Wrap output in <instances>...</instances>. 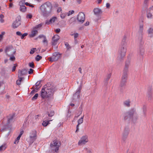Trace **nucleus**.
<instances>
[{"mask_svg": "<svg viewBox=\"0 0 153 153\" xmlns=\"http://www.w3.org/2000/svg\"><path fill=\"white\" fill-rule=\"evenodd\" d=\"M60 39V37L58 35L53 36L52 39L51 44L53 46H55L57 45L58 41Z\"/></svg>", "mask_w": 153, "mask_h": 153, "instance_id": "ddd939ff", "label": "nucleus"}, {"mask_svg": "<svg viewBox=\"0 0 153 153\" xmlns=\"http://www.w3.org/2000/svg\"><path fill=\"white\" fill-rule=\"evenodd\" d=\"M149 0H144L143 2V5L146 8H147L148 6V4Z\"/></svg>", "mask_w": 153, "mask_h": 153, "instance_id": "f704fd0d", "label": "nucleus"}, {"mask_svg": "<svg viewBox=\"0 0 153 153\" xmlns=\"http://www.w3.org/2000/svg\"><path fill=\"white\" fill-rule=\"evenodd\" d=\"M32 17V16L31 14H28L27 15V17H28L30 19H31Z\"/></svg>", "mask_w": 153, "mask_h": 153, "instance_id": "0e129e2a", "label": "nucleus"}, {"mask_svg": "<svg viewBox=\"0 0 153 153\" xmlns=\"http://www.w3.org/2000/svg\"><path fill=\"white\" fill-rule=\"evenodd\" d=\"M38 33V31L33 28V30L32 31L31 33L29 35L30 37H33L35 36Z\"/></svg>", "mask_w": 153, "mask_h": 153, "instance_id": "a878e982", "label": "nucleus"}, {"mask_svg": "<svg viewBox=\"0 0 153 153\" xmlns=\"http://www.w3.org/2000/svg\"><path fill=\"white\" fill-rule=\"evenodd\" d=\"M84 115H83L78 120L77 122L78 123V124L76 126V132H77L79 130V125L83 122V119L84 117Z\"/></svg>", "mask_w": 153, "mask_h": 153, "instance_id": "aec40b11", "label": "nucleus"}, {"mask_svg": "<svg viewBox=\"0 0 153 153\" xmlns=\"http://www.w3.org/2000/svg\"><path fill=\"white\" fill-rule=\"evenodd\" d=\"M131 100L130 99H128L125 100L123 102L124 105L126 107H129L130 106Z\"/></svg>", "mask_w": 153, "mask_h": 153, "instance_id": "393cba45", "label": "nucleus"}, {"mask_svg": "<svg viewBox=\"0 0 153 153\" xmlns=\"http://www.w3.org/2000/svg\"><path fill=\"white\" fill-rule=\"evenodd\" d=\"M43 88H45V89L47 88H48L49 89H56V86L54 85L53 83L50 82L47 83Z\"/></svg>", "mask_w": 153, "mask_h": 153, "instance_id": "2eb2a0df", "label": "nucleus"}, {"mask_svg": "<svg viewBox=\"0 0 153 153\" xmlns=\"http://www.w3.org/2000/svg\"><path fill=\"white\" fill-rule=\"evenodd\" d=\"M16 34L17 35L21 36V39H24L25 37L28 34L27 33H25L22 34L20 32L17 31L16 32Z\"/></svg>", "mask_w": 153, "mask_h": 153, "instance_id": "bb28decb", "label": "nucleus"}, {"mask_svg": "<svg viewBox=\"0 0 153 153\" xmlns=\"http://www.w3.org/2000/svg\"><path fill=\"white\" fill-rule=\"evenodd\" d=\"M10 60L12 61H14L15 60V58L14 56H13L10 57Z\"/></svg>", "mask_w": 153, "mask_h": 153, "instance_id": "864d4df0", "label": "nucleus"}, {"mask_svg": "<svg viewBox=\"0 0 153 153\" xmlns=\"http://www.w3.org/2000/svg\"><path fill=\"white\" fill-rule=\"evenodd\" d=\"M49 120V118L48 119L44 118L42 123V126H46L49 123V122L52 120Z\"/></svg>", "mask_w": 153, "mask_h": 153, "instance_id": "5701e85b", "label": "nucleus"}, {"mask_svg": "<svg viewBox=\"0 0 153 153\" xmlns=\"http://www.w3.org/2000/svg\"><path fill=\"white\" fill-rule=\"evenodd\" d=\"M19 73L18 77H21L22 76L25 75L27 74L28 73L27 70L24 69L22 70H19L18 71Z\"/></svg>", "mask_w": 153, "mask_h": 153, "instance_id": "a211bd4d", "label": "nucleus"}, {"mask_svg": "<svg viewBox=\"0 0 153 153\" xmlns=\"http://www.w3.org/2000/svg\"><path fill=\"white\" fill-rule=\"evenodd\" d=\"M40 9L42 15L48 17L52 14L53 6L50 2L47 1L40 6Z\"/></svg>", "mask_w": 153, "mask_h": 153, "instance_id": "f257e3e1", "label": "nucleus"}, {"mask_svg": "<svg viewBox=\"0 0 153 153\" xmlns=\"http://www.w3.org/2000/svg\"><path fill=\"white\" fill-rule=\"evenodd\" d=\"M38 37L39 38H43L44 39L42 41L44 43V45L45 46H47L48 45V41L45 36L42 35H40Z\"/></svg>", "mask_w": 153, "mask_h": 153, "instance_id": "412c9836", "label": "nucleus"}, {"mask_svg": "<svg viewBox=\"0 0 153 153\" xmlns=\"http://www.w3.org/2000/svg\"><path fill=\"white\" fill-rule=\"evenodd\" d=\"M37 132L35 130H33L30 133L29 138L27 140L29 143L30 145L32 144L37 139Z\"/></svg>", "mask_w": 153, "mask_h": 153, "instance_id": "39448f33", "label": "nucleus"}, {"mask_svg": "<svg viewBox=\"0 0 153 153\" xmlns=\"http://www.w3.org/2000/svg\"><path fill=\"white\" fill-rule=\"evenodd\" d=\"M20 11L23 12H25L26 10V7L24 5H20Z\"/></svg>", "mask_w": 153, "mask_h": 153, "instance_id": "c85d7f7f", "label": "nucleus"}, {"mask_svg": "<svg viewBox=\"0 0 153 153\" xmlns=\"http://www.w3.org/2000/svg\"><path fill=\"white\" fill-rule=\"evenodd\" d=\"M25 4L27 5V6H29L30 7H34V6L32 5H31L30 4H29V3H28V2H26L25 3Z\"/></svg>", "mask_w": 153, "mask_h": 153, "instance_id": "13d9d810", "label": "nucleus"}, {"mask_svg": "<svg viewBox=\"0 0 153 153\" xmlns=\"http://www.w3.org/2000/svg\"><path fill=\"white\" fill-rule=\"evenodd\" d=\"M72 35L74 36L75 41H76V39L78 36L79 34L77 33H74L73 34H72Z\"/></svg>", "mask_w": 153, "mask_h": 153, "instance_id": "603ef678", "label": "nucleus"}, {"mask_svg": "<svg viewBox=\"0 0 153 153\" xmlns=\"http://www.w3.org/2000/svg\"><path fill=\"white\" fill-rule=\"evenodd\" d=\"M74 10H70L68 13H67V15L68 16H69L71 15L74 13Z\"/></svg>", "mask_w": 153, "mask_h": 153, "instance_id": "de8ad7c7", "label": "nucleus"}, {"mask_svg": "<svg viewBox=\"0 0 153 153\" xmlns=\"http://www.w3.org/2000/svg\"><path fill=\"white\" fill-rule=\"evenodd\" d=\"M126 49L125 45H122V47L119 51V56L117 57V60L120 62L123 60L125 57Z\"/></svg>", "mask_w": 153, "mask_h": 153, "instance_id": "20e7f679", "label": "nucleus"}, {"mask_svg": "<svg viewBox=\"0 0 153 153\" xmlns=\"http://www.w3.org/2000/svg\"><path fill=\"white\" fill-rule=\"evenodd\" d=\"M41 81H39L35 84L36 88L35 89L37 90H39V89L41 87L42 85L40 84Z\"/></svg>", "mask_w": 153, "mask_h": 153, "instance_id": "cd10ccee", "label": "nucleus"}, {"mask_svg": "<svg viewBox=\"0 0 153 153\" xmlns=\"http://www.w3.org/2000/svg\"><path fill=\"white\" fill-rule=\"evenodd\" d=\"M148 32L149 34L153 33V28H150L148 30Z\"/></svg>", "mask_w": 153, "mask_h": 153, "instance_id": "37998d69", "label": "nucleus"}, {"mask_svg": "<svg viewBox=\"0 0 153 153\" xmlns=\"http://www.w3.org/2000/svg\"><path fill=\"white\" fill-rule=\"evenodd\" d=\"M13 50V48L12 45L7 46L6 47L5 49V52L7 54V55L8 56H10V55H13V54H15L16 51H13L12 53H11L10 54V55L8 54L7 53V52L10 51H11Z\"/></svg>", "mask_w": 153, "mask_h": 153, "instance_id": "4468645a", "label": "nucleus"}, {"mask_svg": "<svg viewBox=\"0 0 153 153\" xmlns=\"http://www.w3.org/2000/svg\"><path fill=\"white\" fill-rule=\"evenodd\" d=\"M67 15V13L66 12L63 13H62L60 15V16L62 19H63L65 18Z\"/></svg>", "mask_w": 153, "mask_h": 153, "instance_id": "72a5a7b5", "label": "nucleus"}, {"mask_svg": "<svg viewBox=\"0 0 153 153\" xmlns=\"http://www.w3.org/2000/svg\"><path fill=\"white\" fill-rule=\"evenodd\" d=\"M58 141L57 140H55L53 141V143H51L50 145L51 147V148L53 150V147H56L54 151L56 153L58 152L59 146L61 145L60 142H59V143L58 145Z\"/></svg>", "mask_w": 153, "mask_h": 153, "instance_id": "6e6552de", "label": "nucleus"}, {"mask_svg": "<svg viewBox=\"0 0 153 153\" xmlns=\"http://www.w3.org/2000/svg\"><path fill=\"white\" fill-rule=\"evenodd\" d=\"M47 114L49 117H52L54 115V112L53 111H51L50 112H48Z\"/></svg>", "mask_w": 153, "mask_h": 153, "instance_id": "2f4dec72", "label": "nucleus"}, {"mask_svg": "<svg viewBox=\"0 0 153 153\" xmlns=\"http://www.w3.org/2000/svg\"><path fill=\"white\" fill-rule=\"evenodd\" d=\"M41 48H38L37 49H36V51L37 53H38L40 52V51Z\"/></svg>", "mask_w": 153, "mask_h": 153, "instance_id": "680f3d73", "label": "nucleus"}, {"mask_svg": "<svg viewBox=\"0 0 153 153\" xmlns=\"http://www.w3.org/2000/svg\"><path fill=\"white\" fill-rule=\"evenodd\" d=\"M19 79L16 81V83L18 85H20L21 84V82L22 79V78L21 77H18Z\"/></svg>", "mask_w": 153, "mask_h": 153, "instance_id": "473e14b6", "label": "nucleus"}, {"mask_svg": "<svg viewBox=\"0 0 153 153\" xmlns=\"http://www.w3.org/2000/svg\"><path fill=\"white\" fill-rule=\"evenodd\" d=\"M39 94H38L37 93L32 98V100H36Z\"/></svg>", "mask_w": 153, "mask_h": 153, "instance_id": "ea45409f", "label": "nucleus"}, {"mask_svg": "<svg viewBox=\"0 0 153 153\" xmlns=\"http://www.w3.org/2000/svg\"><path fill=\"white\" fill-rule=\"evenodd\" d=\"M56 19L57 18L56 17H53L49 20H47L46 21L45 24L47 25H49L50 24L54 23Z\"/></svg>", "mask_w": 153, "mask_h": 153, "instance_id": "4be33fe9", "label": "nucleus"}, {"mask_svg": "<svg viewBox=\"0 0 153 153\" xmlns=\"http://www.w3.org/2000/svg\"><path fill=\"white\" fill-rule=\"evenodd\" d=\"M122 116L125 120H137L138 118L136 110L134 108H131L128 111L124 113Z\"/></svg>", "mask_w": 153, "mask_h": 153, "instance_id": "f03ea898", "label": "nucleus"}, {"mask_svg": "<svg viewBox=\"0 0 153 153\" xmlns=\"http://www.w3.org/2000/svg\"><path fill=\"white\" fill-rule=\"evenodd\" d=\"M62 10V8L61 7H59L57 10V12L59 13L60 11H61Z\"/></svg>", "mask_w": 153, "mask_h": 153, "instance_id": "774afa93", "label": "nucleus"}, {"mask_svg": "<svg viewBox=\"0 0 153 153\" xmlns=\"http://www.w3.org/2000/svg\"><path fill=\"white\" fill-rule=\"evenodd\" d=\"M14 117L13 115L11 116L10 118H9L8 119V123H9L10 120H12Z\"/></svg>", "mask_w": 153, "mask_h": 153, "instance_id": "5fc2aeb1", "label": "nucleus"}, {"mask_svg": "<svg viewBox=\"0 0 153 153\" xmlns=\"http://www.w3.org/2000/svg\"><path fill=\"white\" fill-rule=\"evenodd\" d=\"M152 16V15L151 13L149 12V13H147V16L148 18H151Z\"/></svg>", "mask_w": 153, "mask_h": 153, "instance_id": "09e8293b", "label": "nucleus"}, {"mask_svg": "<svg viewBox=\"0 0 153 153\" xmlns=\"http://www.w3.org/2000/svg\"><path fill=\"white\" fill-rule=\"evenodd\" d=\"M45 90L47 92V94L50 97L51 95H53V94L54 92L56 91V89H49L48 88L46 89Z\"/></svg>", "mask_w": 153, "mask_h": 153, "instance_id": "b1692460", "label": "nucleus"}, {"mask_svg": "<svg viewBox=\"0 0 153 153\" xmlns=\"http://www.w3.org/2000/svg\"><path fill=\"white\" fill-rule=\"evenodd\" d=\"M88 141V137L87 135L83 136L82 137L80 140L78 142L79 145L85 144Z\"/></svg>", "mask_w": 153, "mask_h": 153, "instance_id": "f8f14e48", "label": "nucleus"}, {"mask_svg": "<svg viewBox=\"0 0 153 153\" xmlns=\"http://www.w3.org/2000/svg\"><path fill=\"white\" fill-rule=\"evenodd\" d=\"M85 19V14L82 12L79 13L77 16V20L79 22L82 24L84 22Z\"/></svg>", "mask_w": 153, "mask_h": 153, "instance_id": "9d476101", "label": "nucleus"}, {"mask_svg": "<svg viewBox=\"0 0 153 153\" xmlns=\"http://www.w3.org/2000/svg\"><path fill=\"white\" fill-rule=\"evenodd\" d=\"M126 37L125 36L123 38V39L122 40V43H123V45H125V43L126 42Z\"/></svg>", "mask_w": 153, "mask_h": 153, "instance_id": "3c124183", "label": "nucleus"}, {"mask_svg": "<svg viewBox=\"0 0 153 153\" xmlns=\"http://www.w3.org/2000/svg\"><path fill=\"white\" fill-rule=\"evenodd\" d=\"M29 65L30 67L32 68H34L35 67L34 64L33 62L29 63Z\"/></svg>", "mask_w": 153, "mask_h": 153, "instance_id": "49530a36", "label": "nucleus"}, {"mask_svg": "<svg viewBox=\"0 0 153 153\" xmlns=\"http://www.w3.org/2000/svg\"><path fill=\"white\" fill-rule=\"evenodd\" d=\"M82 88V86L80 85L79 88L77 89L76 92L73 95L72 99V102H75L79 101L80 97L79 94L81 92Z\"/></svg>", "mask_w": 153, "mask_h": 153, "instance_id": "423d86ee", "label": "nucleus"}, {"mask_svg": "<svg viewBox=\"0 0 153 153\" xmlns=\"http://www.w3.org/2000/svg\"><path fill=\"white\" fill-rule=\"evenodd\" d=\"M60 31V29L59 28H58L55 30V32L57 33H59Z\"/></svg>", "mask_w": 153, "mask_h": 153, "instance_id": "e2e57ef3", "label": "nucleus"}, {"mask_svg": "<svg viewBox=\"0 0 153 153\" xmlns=\"http://www.w3.org/2000/svg\"><path fill=\"white\" fill-rule=\"evenodd\" d=\"M129 131V128L128 126L125 128L122 134V140L125 141L127 139Z\"/></svg>", "mask_w": 153, "mask_h": 153, "instance_id": "9b49d317", "label": "nucleus"}, {"mask_svg": "<svg viewBox=\"0 0 153 153\" xmlns=\"http://www.w3.org/2000/svg\"><path fill=\"white\" fill-rule=\"evenodd\" d=\"M33 70L32 69H30L29 71H28V73L29 74H31L33 73Z\"/></svg>", "mask_w": 153, "mask_h": 153, "instance_id": "bf43d9fd", "label": "nucleus"}, {"mask_svg": "<svg viewBox=\"0 0 153 153\" xmlns=\"http://www.w3.org/2000/svg\"><path fill=\"white\" fill-rule=\"evenodd\" d=\"M143 25H140L139 30L138 33L140 36V42L141 45H143V42L142 41V35L143 34Z\"/></svg>", "mask_w": 153, "mask_h": 153, "instance_id": "dca6fc26", "label": "nucleus"}, {"mask_svg": "<svg viewBox=\"0 0 153 153\" xmlns=\"http://www.w3.org/2000/svg\"><path fill=\"white\" fill-rule=\"evenodd\" d=\"M47 93V92L45 89V88H42L41 93V96L42 99H44L50 97V96L48 95Z\"/></svg>", "mask_w": 153, "mask_h": 153, "instance_id": "f3484780", "label": "nucleus"}, {"mask_svg": "<svg viewBox=\"0 0 153 153\" xmlns=\"http://www.w3.org/2000/svg\"><path fill=\"white\" fill-rule=\"evenodd\" d=\"M129 65V63L126 62L125 67L123 70V73L122 76L120 85V89H122V88L125 86L126 85L128 79V72Z\"/></svg>", "mask_w": 153, "mask_h": 153, "instance_id": "7ed1b4c3", "label": "nucleus"}, {"mask_svg": "<svg viewBox=\"0 0 153 153\" xmlns=\"http://www.w3.org/2000/svg\"><path fill=\"white\" fill-rule=\"evenodd\" d=\"M94 14L97 16H99L102 13V10L98 8H95L93 10Z\"/></svg>", "mask_w": 153, "mask_h": 153, "instance_id": "6ab92c4d", "label": "nucleus"}, {"mask_svg": "<svg viewBox=\"0 0 153 153\" xmlns=\"http://www.w3.org/2000/svg\"><path fill=\"white\" fill-rule=\"evenodd\" d=\"M20 137H20V136H18L16 139L15 141L14 142V143L15 144H17L19 142V140Z\"/></svg>", "mask_w": 153, "mask_h": 153, "instance_id": "c03bdc74", "label": "nucleus"}, {"mask_svg": "<svg viewBox=\"0 0 153 153\" xmlns=\"http://www.w3.org/2000/svg\"><path fill=\"white\" fill-rule=\"evenodd\" d=\"M79 114L77 116V117H78L82 113V107L81 106H80L79 107Z\"/></svg>", "mask_w": 153, "mask_h": 153, "instance_id": "79ce46f5", "label": "nucleus"}, {"mask_svg": "<svg viewBox=\"0 0 153 153\" xmlns=\"http://www.w3.org/2000/svg\"><path fill=\"white\" fill-rule=\"evenodd\" d=\"M5 32H2L1 34H0V41H1L3 38V36L5 34Z\"/></svg>", "mask_w": 153, "mask_h": 153, "instance_id": "a19ab883", "label": "nucleus"}, {"mask_svg": "<svg viewBox=\"0 0 153 153\" xmlns=\"http://www.w3.org/2000/svg\"><path fill=\"white\" fill-rule=\"evenodd\" d=\"M36 50V48H32L30 52V53L31 54H33L35 52Z\"/></svg>", "mask_w": 153, "mask_h": 153, "instance_id": "a18cd8bd", "label": "nucleus"}, {"mask_svg": "<svg viewBox=\"0 0 153 153\" xmlns=\"http://www.w3.org/2000/svg\"><path fill=\"white\" fill-rule=\"evenodd\" d=\"M110 4L108 3H107L106 4V7L107 8H109L110 7Z\"/></svg>", "mask_w": 153, "mask_h": 153, "instance_id": "69168bd1", "label": "nucleus"}, {"mask_svg": "<svg viewBox=\"0 0 153 153\" xmlns=\"http://www.w3.org/2000/svg\"><path fill=\"white\" fill-rule=\"evenodd\" d=\"M142 108L143 110L147 111V106L146 105H143Z\"/></svg>", "mask_w": 153, "mask_h": 153, "instance_id": "052dcab7", "label": "nucleus"}, {"mask_svg": "<svg viewBox=\"0 0 153 153\" xmlns=\"http://www.w3.org/2000/svg\"><path fill=\"white\" fill-rule=\"evenodd\" d=\"M146 111H144V110L143 111V115L145 117L146 115Z\"/></svg>", "mask_w": 153, "mask_h": 153, "instance_id": "338daca9", "label": "nucleus"}, {"mask_svg": "<svg viewBox=\"0 0 153 153\" xmlns=\"http://www.w3.org/2000/svg\"><path fill=\"white\" fill-rule=\"evenodd\" d=\"M144 50L142 46H140L139 48V53L140 55L143 56L144 54Z\"/></svg>", "mask_w": 153, "mask_h": 153, "instance_id": "c756f323", "label": "nucleus"}, {"mask_svg": "<svg viewBox=\"0 0 153 153\" xmlns=\"http://www.w3.org/2000/svg\"><path fill=\"white\" fill-rule=\"evenodd\" d=\"M43 25L42 23H40L38 25H37L35 27H34V29H39L42 27Z\"/></svg>", "mask_w": 153, "mask_h": 153, "instance_id": "4c0bfd02", "label": "nucleus"}, {"mask_svg": "<svg viewBox=\"0 0 153 153\" xmlns=\"http://www.w3.org/2000/svg\"><path fill=\"white\" fill-rule=\"evenodd\" d=\"M61 57V54L59 52H55L53 53L52 56L48 58V60L51 62L56 61Z\"/></svg>", "mask_w": 153, "mask_h": 153, "instance_id": "0eeeda50", "label": "nucleus"}, {"mask_svg": "<svg viewBox=\"0 0 153 153\" xmlns=\"http://www.w3.org/2000/svg\"><path fill=\"white\" fill-rule=\"evenodd\" d=\"M31 89H33V90L31 91L30 93L31 94L34 93L35 92V90H36L34 88V86H33Z\"/></svg>", "mask_w": 153, "mask_h": 153, "instance_id": "6e6d98bb", "label": "nucleus"}, {"mask_svg": "<svg viewBox=\"0 0 153 153\" xmlns=\"http://www.w3.org/2000/svg\"><path fill=\"white\" fill-rule=\"evenodd\" d=\"M7 127L6 126H4L3 128H1V131H6V130Z\"/></svg>", "mask_w": 153, "mask_h": 153, "instance_id": "4d7b16f0", "label": "nucleus"}, {"mask_svg": "<svg viewBox=\"0 0 153 153\" xmlns=\"http://www.w3.org/2000/svg\"><path fill=\"white\" fill-rule=\"evenodd\" d=\"M42 59V57L40 56L39 55H37L35 58V60L37 61H39Z\"/></svg>", "mask_w": 153, "mask_h": 153, "instance_id": "e433bc0d", "label": "nucleus"}, {"mask_svg": "<svg viewBox=\"0 0 153 153\" xmlns=\"http://www.w3.org/2000/svg\"><path fill=\"white\" fill-rule=\"evenodd\" d=\"M65 44L67 50H69L71 48V47L68 42H65Z\"/></svg>", "mask_w": 153, "mask_h": 153, "instance_id": "58836bf2", "label": "nucleus"}, {"mask_svg": "<svg viewBox=\"0 0 153 153\" xmlns=\"http://www.w3.org/2000/svg\"><path fill=\"white\" fill-rule=\"evenodd\" d=\"M6 148V146L5 145H3L0 146V151H4Z\"/></svg>", "mask_w": 153, "mask_h": 153, "instance_id": "c9c22d12", "label": "nucleus"}, {"mask_svg": "<svg viewBox=\"0 0 153 153\" xmlns=\"http://www.w3.org/2000/svg\"><path fill=\"white\" fill-rule=\"evenodd\" d=\"M111 74H108L107 75L106 78L105 79V81L106 83V84H107L108 81L110 79V78L111 77Z\"/></svg>", "mask_w": 153, "mask_h": 153, "instance_id": "7c9ffc66", "label": "nucleus"}, {"mask_svg": "<svg viewBox=\"0 0 153 153\" xmlns=\"http://www.w3.org/2000/svg\"><path fill=\"white\" fill-rule=\"evenodd\" d=\"M21 17L20 16H18L16 18V20L12 24V26L14 28H16L21 24Z\"/></svg>", "mask_w": 153, "mask_h": 153, "instance_id": "1a4fd4ad", "label": "nucleus"}, {"mask_svg": "<svg viewBox=\"0 0 153 153\" xmlns=\"http://www.w3.org/2000/svg\"><path fill=\"white\" fill-rule=\"evenodd\" d=\"M14 65H15L13 67V68H12V72H14V71H15V70H16V68L17 66V64H15Z\"/></svg>", "mask_w": 153, "mask_h": 153, "instance_id": "8fccbe9b", "label": "nucleus"}]
</instances>
